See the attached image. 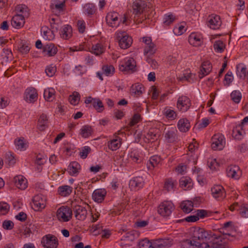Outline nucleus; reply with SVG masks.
I'll list each match as a JSON object with an SVG mask.
<instances>
[{
  "label": "nucleus",
  "instance_id": "f257e3e1",
  "mask_svg": "<svg viewBox=\"0 0 248 248\" xmlns=\"http://www.w3.org/2000/svg\"><path fill=\"white\" fill-rule=\"evenodd\" d=\"M232 222L231 221L224 223L223 226L219 229V232L217 233H211V235H217L221 242L227 245L231 242L232 238Z\"/></svg>",
  "mask_w": 248,
  "mask_h": 248
},
{
  "label": "nucleus",
  "instance_id": "f03ea898",
  "mask_svg": "<svg viewBox=\"0 0 248 248\" xmlns=\"http://www.w3.org/2000/svg\"><path fill=\"white\" fill-rule=\"evenodd\" d=\"M211 232L209 234L203 229L199 227L192 228L190 231L191 239L194 243H198V248L204 243L208 241L211 237Z\"/></svg>",
  "mask_w": 248,
  "mask_h": 248
},
{
  "label": "nucleus",
  "instance_id": "7ed1b4c3",
  "mask_svg": "<svg viewBox=\"0 0 248 248\" xmlns=\"http://www.w3.org/2000/svg\"><path fill=\"white\" fill-rule=\"evenodd\" d=\"M120 15L117 12H113L108 13L106 17L107 24L111 27H117L121 22L123 24H126L127 18L124 15L121 18Z\"/></svg>",
  "mask_w": 248,
  "mask_h": 248
},
{
  "label": "nucleus",
  "instance_id": "20e7f679",
  "mask_svg": "<svg viewBox=\"0 0 248 248\" xmlns=\"http://www.w3.org/2000/svg\"><path fill=\"white\" fill-rule=\"evenodd\" d=\"M136 63L133 58H126L122 61L119 65L121 71L133 73L136 71Z\"/></svg>",
  "mask_w": 248,
  "mask_h": 248
},
{
  "label": "nucleus",
  "instance_id": "39448f33",
  "mask_svg": "<svg viewBox=\"0 0 248 248\" xmlns=\"http://www.w3.org/2000/svg\"><path fill=\"white\" fill-rule=\"evenodd\" d=\"M72 216V211L68 206H62L58 208L56 212V217L61 222H67Z\"/></svg>",
  "mask_w": 248,
  "mask_h": 248
},
{
  "label": "nucleus",
  "instance_id": "423d86ee",
  "mask_svg": "<svg viewBox=\"0 0 248 248\" xmlns=\"http://www.w3.org/2000/svg\"><path fill=\"white\" fill-rule=\"evenodd\" d=\"M174 209V205L170 201H164L161 202L158 207L157 212L163 217H168L170 215Z\"/></svg>",
  "mask_w": 248,
  "mask_h": 248
},
{
  "label": "nucleus",
  "instance_id": "0eeeda50",
  "mask_svg": "<svg viewBox=\"0 0 248 248\" xmlns=\"http://www.w3.org/2000/svg\"><path fill=\"white\" fill-rule=\"evenodd\" d=\"M217 236L211 235L210 239L203 243L199 248H225L226 245L222 242H221Z\"/></svg>",
  "mask_w": 248,
  "mask_h": 248
},
{
  "label": "nucleus",
  "instance_id": "6e6552de",
  "mask_svg": "<svg viewBox=\"0 0 248 248\" xmlns=\"http://www.w3.org/2000/svg\"><path fill=\"white\" fill-rule=\"evenodd\" d=\"M116 36L121 48L126 49L131 46L132 43V38L124 32L119 31L117 32Z\"/></svg>",
  "mask_w": 248,
  "mask_h": 248
},
{
  "label": "nucleus",
  "instance_id": "1a4fd4ad",
  "mask_svg": "<svg viewBox=\"0 0 248 248\" xmlns=\"http://www.w3.org/2000/svg\"><path fill=\"white\" fill-rule=\"evenodd\" d=\"M224 136L220 134H215L212 138L211 148L214 150H221L224 147Z\"/></svg>",
  "mask_w": 248,
  "mask_h": 248
},
{
  "label": "nucleus",
  "instance_id": "9d476101",
  "mask_svg": "<svg viewBox=\"0 0 248 248\" xmlns=\"http://www.w3.org/2000/svg\"><path fill=\"white\" fill-rule=\"evenodd\" d=\"M42 243L45 248H56L58 245V241L55 236L47 234L43 237Z\"/></svg>",
  "mask_w": 248,
  "mask_h": 248
},
{
  "label": "nucleus",
  "instance_id": "9b49d317",
  "mask_svg": "<svg viewBox=\"0 0 248 248\" xmlns=\"http://www.w3.org/2000/svg\"><path fill=\"white\" fill-rule=\"evenodd\" d=\"M207 26L211 29L217 30L221 25V21L219 16L215 14L209 15L206 19Z\"/></svg>",
  "mask_w": 248,
  "mask_h": 248
},
{
  "label": "nucleus",
  "instance_id": "f8f14e48",
  "mask_svg": "<svg viewBox=\"0 0 248 248\" xmlns=\"http://www.w3.org/2000/svg\"><path fill=\"white\" fill-rule=\"evenodd\" d=\"M191 101L186 96H180L177 102V108L180 111L186 112L191 106Z\"/></svg>",
  "mask_w": 248,
  "mask_h": 248
},
{
  "label": "nucleus",
  "instance_id": "ddd939ff",
  "mask_svg": "<svg viewBox=\"0 0 248 248\" xmlns=\"http://www.w3.org/2000/svg\"><path fill=\"white\" fill-rule=\"evenodd\" d=\"M46 198L42 195H37L33 198L32 208L35 211H39L46 206Z\"/></svg>",
  "mask_w": 248,
  "mask_h": 248
},
{
  "label": "nucleus",
  "instance_id": "4468645a",
  "mask_svg": "<svg viewBox=\"0 0 248 248\" xmlns=\"http://www.w3.org/2000/svg\"><path fill=\"white\" fill-rule=\"evenodd\" d=\"M24 99L30 103H33L38 98V93L36 90L32 87L27 89L24 93Z\"/></svg>",
  "mask_w": 248,
  "mask_h": 248
},
{
  "label": "nucleus",
  "instance_id": "2eb2a0df",
  "mask_svg": "<svg viewBox=\"0 0 248 248\" xmlns=\"http://www.w3.org/2000/svg\"><path fill=\"white\" fill-rule=\"evenodd\" d=\"M177 131L175 128H169L164 130L165 140L170 143H173L177 140Z\"/></svg>",
  "mask_w": 248,
  "mask_h": 248
},
{
  "label": "nucleus",
  "instance_id": "dca6fc26",
  "mask_svg": "<svg viewBox=\"0 0 248 248\" xmlns=\"http://www.w3.org/2000/svg\"><path fill=\"white\" fill-rule=\"evenodd\" d=\"M146 2L142 0H136L132 5L133 12L135 15L141 14L146 7Z\"/></svg>",
  "mask_w": 248,
  "mask_h": 248
},
{
  "label": "nucleus",
  "instance_id": "f3484780",
  "mask_svg": "<svg viewBox=\"0 0 248 248\" xmlns=\"http://www.w3.org/2000/svg\"><path fill=\"white\" fill-rule=\"evenodd\" d=\"M59 34L62 38L68 40L73 35L72 28L69 25H65L62 27L60 30Z\"/></svg>",
  "mask_w": 248,
  "mask_h": 248
},
{
  "label": "nucleus",
  "instance_id": "a211bd4d",
  "mask_svg": "<svg viewBox=\"0 0 248 248\" xmlns=\"http://www.w3.org/2000/svg\"><path fill=\"white\" fill-rule=\"evenodd\" d=\"M144 91V87L143 85L139 83H136L131 86L130 93L131 95L138 97L143 93Z\"/></svg>",
  "mask_w": 248,
  "mask_h": 248
},
{
  "label": "nucleus",
  "instance_id": "6ab92c4d",
  "mask_svg": "<svg viewBox=\"0 0 248 248\" xmlns=\"http://www.w3.org/2000/svg\"><path fill=\"white\" fill-rule=\"evenodd\" d=\"M213 197L220 200L225 197V191L223 187L220 185H216L211 189Z\"/></svg>",
  "mask_w": 248,
  "mask_h": 248
},
{
  "label": "nucleus",
  "instance_id": "aec40b11",
  "mask_svg": "<svg viewBox=\"0 0 248 248\" xmlns=\"http://www.w3.org/2000/svg\"><path fill=\"white\" fill-rule=\"evenodd\" d=\"M74 213L77 219L83 220L86 217L87 211L85 207L81 205H77L75 207Z\"/></svg>",
  "mask_w": 248,
  "mask_h": 248
},
{
  "label": "nucleus",
  "instance_id": "412c9836",
  "mask_svg": "<svg viewBox=\"0 0 248 248\" xmlns=\"http://www.w3.org/2000/svg\"><path fill=\"white\" fill-rule=\"evenodd\" d=\"M172 244V241L170 239H159L153 241L155 248H165L169 247Z\"/></svg>",
  "mask_w": 248,
  "mask_h": 248
},
{
  "label": "nucleus",
  "instance_id": "4be33fe9",
  "mask_svg": "<svg viewBox=\"0 0 248 248\" xmlns=\"http://www.w3.org/2000/svg\"><path fill=\"white\" fill-rule=\"evenodd\" d=\"M144 185L143 178L141 177H136L129 182V186L133 190H138L142 187Z\"/></svg>",
  "mask_w": 248,
  "mask_h": 248
},
{
  "label": "nucleus",
  "instance_id": "5701e85b",
  "mask_svg": "<svg viewBox=\"0 0 248 248\" xmlns=\"http://www.w3.org/2000/svg\"><path fill=\"white\" fill-rule=\"evenodd\" d=\"M14 182L16 186L19 189L24 190L27 187V181L22 175L15 176Z\"/></svg>",
  "mask_w": 248,
  "mask_h": 248
},
{
  "label": "nucleus",
  "instance_id": "b1692460",
  "mask_svg": "<svg viewBox=\"0 0 248 248\" xmlns=\"http://www.w3.org/2000/svg\"><path fill=\"white\" fill-rule=\"evenodd\" d=\"M43 49L44 55L48 57L54 56L58 51L57 47L52 43L46 45Z\"/></svg>",
  "mask_w": 248,
  "mask_h": 248
},
{
  "label": "nucleus",
  "instance_id": "393cba45",
  "mask_svg": "<svg viewBox=\"0 0 248 248\" xmlns=\"http://www.w3.org/2000/svg\"><path fill=\"white\" fill-rule=\"evenodd\" d=\"M107 192L105 189H97L92 194L93 199L96 202H101L104 199Z\"/></svg>",
  "mask_w": 248,
  "mask_h": 248
},
{
  "label": "nucleus",
  "instance_id": "a878e982",
  "mask_svg": "<svg viewBox=\"0 0 248 248\" xmlns=\"http://www.w3.org/2000/svg\"><path fill=\"white\" fill-rule=\"evenodd\" d=\"M25 22V18L19 15H16L12 19L11 25L15 28L20 29L24 26Z\"/></svg>",
  "mask_w": 248,
  "mask_h": 248
},
{
  "label": "nucleus",
  "instance_id": "bb28decb",
  "mask_svg": "<svg viewBox=\"0 0 248 248\" xmlns=\"http://www.w3.org/2000/svg\"><path fill=\"white\" fill-rule=\"evenodd\" d=\"M188 42L194 46H199L202 45V40L200 35L192 33L189 36Z\"/></svg>",
  "mask_w": 248,
  "mask_h": 248
},
{
  "label": "nucleus",
  "instance_id": "cd10ccee",
  "mask_svg": "<svg viewBox=\"0 0 248 248\" xmlns=\"http://www.w3.org/2000/svg\"><path fill=\"white\" fill-rule=\"evenodd\" d=\"M161 158L157 155L152 156L147 162V167L148 170H152L161 162Z\"/></svg>",
  "mask_w": 248,
  "mask_h": 248
},
{
  "label": "nucleus",
  "instance_id": "c85d7f7f",
  "mask_svg": "<svg viewBox=\"0 0 248 248\" xmlns=\"http://www.w3.org/2000/svg\"><path fill=\"white\" fill-rule=\"evenodd\" d=\"M177 127L180 131L186 132L189 129L190 125L188 120L182 118L178 121Z\"/></svg>",
  "mask_w": 248,
  "mask_h": 248
},
{
  "label": "nucleus",
  "instance_id": "c756f323",
  "mask_svg": "<svg viewBox=\"0 0 248 248\" xmlns=\"http://www.w3.org/2000/svg\"><path fill=\"white\" fill-rule=\"evenodd\" d=\"M121 140L120 137L116 136L115 139L108 141V148L112 151L117 150L121 145Z\"/></svg>",
  "mask_w": 248,
  "mask_h": 248
},
{
  "label": "nucleus",
  "instance_id": "7c9ffc66",
  "mask_svg": "<svg viewBox=\"0 0 248 248\" xmlns=\"http://www.w3.org/2000/svg\"><path fill=\"white\" fill-rule=\"evenodd\" d=\"M15 144L16 148L20 151L25 150L28 146V143L24 138L16 139Z\"/></svg>",
  "mask_w": 248,
  "mask_h": 248
},
{
  "label": "nucleus",
  "instance_id": "2f4dec72",
  "mask_svg": "<svg viewBox=\"0 0 248 248\" xmlns=\"http://www.w3.org/2000/svg\"><path fill=\"white\" fill-rule=\"evenodd\" d=\"M16 10L17 12L16 15H19L24 18H27L30 15L29 10L25 5H19L17 6Z\"/></svg>",
  "mask_w": 248,
  "mask_h": 248
},
{
  "label": "nucleus",
  "instance_id": "473e14b6",
  "mask_svg": "<svg viewBox=\"0 0 248 248\" xmlns=\"http://www.w3.org/2000/svg\"><path fill=\"white\" fill-rule=\"evenodd\" d=\"M211 70L212 65L210 62L208 61L204 62L202 64L201 74L200 75V78H202L205 75H208Z\"/></svg>",
  "mask_w": 248,
  "mask_h": 248
},
{
  "label": "nucleus",
  "instance_id": "72a5a7b5",
  "mask_svg": "<svg viewBox=\"0 0 248 248\" xmlns=\"http://www.w3.org/2000/svg\"><path fill=\"white\" fill-rule=\"evenodd\" d=\"M48 119L46 115L42 114L38 120V128L40 131L44 130L47 126Z\"/></svg>",
  "mask_w": 248,
  "mask_h": 248
},
{
  "label": "nucleus",
  "instance_id": "f704fd0d",
  "mask_svg": "<svg viewBox=\"0 0 248 248\" xmlns=\"http://www.w3.org/2000/svg\"><path fill=\"white\" fill-rule=\"evenodd\" d=\"M93 129L89 125L83 126L80 130V134L83 138H87L92 135Z\"/></svg>",
  "mask_w": 248,
  "mask_h": 248
},
{
  "label": "nucleus",
  "instance_id": "c9c22d12",
  "mask_svg": "<svg viewBox=\"0 0 248 248\" xmlns=\"http://www.w3.org/2000/svg\"><path fill=\"white\" fill-rule=\"evenodd\" d=\"M198 243H194L192 239L191 240L186 239L180 243V246L181 248H199Z\"/></svg>",
  "mask_w": 248,
  "mask_h": 248
},
{
  "label": "nucleus",
  "instance_id": "e433bc0d",
  "mask_svg": "<svg viewBox=\"0 0 248 248\" xmlns=\"http://www.w3.org/2000/svg\"><path fill=\"white\" fill-rule=\"evenodd\" d=\"M180 207L184 212L189 213L193 210V203L191 201H184L181 203Z\"/></svg>",
  "mask_w": 248,
  "mask_h": 248
},
{
  "label": "nucleus",
  "instance_id": "4c0bfd02",
  "mask_svg": "<svg viewBox=\"0 0 248 248\" xmlns=\"http://www.w3.org/2000/svg\"><path fill=\"white\" fill-rule=\"evenodd\" d=\"M51 28L52 29V32L58 31L60 28L61 29L62 22L59 18H52L50 20Z\"/></svg>",
  "mask_w": 248,
  "mask_h": 248
},
{
  "label": "nucleus",
  "instance_id": "58836bf2",
  "mask_svg": "<svg viewBox=\"0 0 248 248\" xmlns=\"http://www.w3.org/2000/svg\"><path fill=\"white\" fill-rule=\"evenodd\" d=\"M105 50V48L101 43H97L92 46V50L90 51L92 53L96 56L102 54Z\"/></svg>",
  "mask_w": 248,
  "mask_h": 248
},
{
  "label": "nucleus",
  "instance_id": "ea45409f",
  "mask_svg": "<svg viewBox=\"0 0 248 248\" xmlns=\"http://www.w3.org/2000/svg\"><path fill=\"white\" fill-rule=\"evenodd\" d=\"M55 90L52 88H49L45 90L44 96L46 100L51 101L55 98Z\"/></svg>",
  "mask_w": 248,
  "mask_h": 248
},
{
  "label": "nucleus",
  "instance_id": "a19ab883",
  "mask_svg": "<svg viewBox=\"0 0 248 248\" xmlns=\"http://www.w3.org/2000/svg\"><path fill=\"white\" fill-rule=\"evenodd\" d=\"M156 50L155 45L153 43L151 45L144 46V55L150 57L154 55Z\"/></svg>",
  "mask_w": 248,
  "mask_h": 248
},
{
  "label": "nucleus",
  "instance_id": "79ce46f5",
  "mask_svg": "<svg viewBox=\"0 0 248 248\" xmlns=\"http://www.w3.org/2000/svg\"><path fill=\"white\" fill-rule=\"evenodd\" d=\"M80 169V165L77 162H73L68 166V171L70 175L76 174Z\"/></svg>",
  "mask_w": 248,
  "mask_h": 248
},
{
  "label": "nucleus",
  "instance_id": "37998d69",
  "mask_svg": "<svg viewBox=\"0 0 248 248\" xmlns=\"http://www.w3.org/2000/svg\"><path fill=\"white\" fill-rule=\"evenodd\" d=\"M95 10V6L93 3H87L83 7L84 13L89 16L93 15Z\"/></svg>",
  "mask_w": 248,
  "mask_h": 248
},
{
  "label": "nucleus",
  "instance_id": "c03bdc74",
  "mask_svg": "<svg viewBox=\"0 0 248 248\" xmlns=\"http://www.w3.org/2000/svg\"><path fill=\"white\" fill-rule=\"evenodd\" d=\"M80 94L78 92H74L72 94L69 96V101L71 104L73 105H77L78 104L80 100Z\"/></svg>",
  "mask_w": 248,
  "mask_h": 248
},
{
  "label": "nucleus",
  "instance_id": "a18cd8bd",
  "mask_svg": "<svg viewBox=\"0 0 248 248\" xmlns=\"http://www.w3.org/2000/svg\"><path fill=\"white\" fill-rule=\"evenodd\" d=\"M176 182L172 179H168L165 182L164 188L167 191H170L173 189L176 185Z\"/></svg>",
  "mask_w": 248,
  "mask_h": 248
},
{
  "label": "nucleus",
  "instance_id": "49530a36",
  "mask_svg": "<svg viewBox=\"0 0 248 248\" xmlns=\"http://www.w3.org/2000/svg\"><path fill=\"white\" fill-rule=\"evenodd\" d=\"M180 186L184 188H188L191 186V179L188 177H183L180 180Z\"/></svg>",
  "mask_w": 248,
  "mask_h": 248
},
{
  "label": "nucleus",
  "instance_id": "de8ad7c7",
  "mask_svg": "<svg viewBox=\"0 0 248 248\" xmlns=\"http://www.w3.org/2000/svg\"><path fill=\"white\" fill-rule=\"evenodd\" d=\"M72 189V187L70 186H64L59 188V192L61 196L65 197L71 194Z\"/></svg>",
  "mask_w": 248,
  "mask_h": 248
},
{
  "label": "nucleus",
  "instance_id": "09e8293b",
  "mask_svg": "<svg viewBox=\"0 0 248 248\" xmlns=\"http://www.w3.org/2000/svg\"><path fill=\"white\" fill-rule=\"evenodd\" d=\"M236 74L240 78L245 77L246 74V68L243 64H239L236 66Z\"/></svg>",
  "mask_w": 248,
  "mask_h": 248
},
{
  "label": "nucleus",
  "instance_id": "8fccbe9b",
  "mask_svg": "<svg viewBox=\"0 0 248 248\" xmlns=\"http://www.w3.org/2000/svg\"><path fill=\"white\" fill-rule=\"evenodd\" d=\"M214 48L216 52L221 53L225 48V45L221 41H217L214 44Z\"/></svg>",
  "mask_w": 248,
  "mask_h": 248
},
{
  "label": "nucleus",
  "instance_id": "3c124183",
  "mask_svg": "<svg viewBox=\"0 0 248 248\" xmlns=\"http://www.w3.org/2000/svg\"><path fill=\"white\" fill-rule=\"evenodd\" d=\"M165 113L166 117L171 120L176 119L177 114L176 112L170 108H167L165 109Z\"/></svg>",
  "mask_w": 248,
  "mask_h": 248
},
{
  "label": "nucleus",
  "instance_id": "603ef678",
  "mask_svg": "<svg viewBox=\"0 0 248 248\" xmlns=\"http://www.w3.org/2000/svg\"><path fill=\"white\" fill-rule=\"evenodd\" d=\"M175 20V16L172 14H167L164 16L163 24L165 26H169Z\"/></svg>",
  "mask_w": 248,
  "mask_h": 248
},
{
  "label": "nucleus",
  "instance_id": "864d4df0",
  "mask_svg": "<svg viewBox=\"0 0 248 248\" xmlns=\"http://www.w3.org/2000/svg\"><path fill=\"white\" fill-rule=\"evenodd\" d=\"M140 248H155L153 245V241L150 242L147 239H144L139 243Z\"/></svg>",
  "mask_w": 248,
  "mask_h": 248
},
{
  "label": "nucleus",
  "instance_id": "5fc2aeb1",
  "mask_svg": "<svg viewBox=\"0 0 248 248\" xmlns=\"http://www.w3.org/2000/svg\"><path fill=\"white\" fill-rule=\"evenodd\" d=\"M102 70L104 73L107 76L112 75L115 71L114 67L111 65L104 66Z\"/></svg>",
  "mask_w": 248,
  "mask_h": 248
},
{
  "label": "nucleus",
  "instance_id": "6e6d98bb",
  "mask_svg": "<svg viewBox=\"0 0 248 248\" xmlns=\"http://www.w3.org/2000/svg\"><path fill=\"white\" fill-rule=\"evenodd\" d=\"M93 106L98 112H102L104 109V106L102 101L98 98L95 99Z\"/></svg>",
  "mask_w": 248,
  "mask_h": 248
},
{
  "label": "nucleus",
  "instance_id": "4d7b16f0",
  "mask_svg": "<svg viewBox=\"0 0 248 248\" xmlns=\"http://www.w3.org/2000/svg\"><path fill=\"white\" fill-rule=\"evenodd\" d=\"M129 157L135 163H140L142 161L141 157L136 152H131L129 154Z\"/></svg>",
  "mask_w": 248,
  "mask_h": 248
},
{
  "label": "nucleus",
  "instance_id": "13d9d810",
  "mask_svg": "<svg viewBox=\"0 0 248 248\" xmlns=\"http://www.w3.org/2000/svg\"><path fill=\"white\" fill-rule=\"evenodd\" d=\"M242 175V171L239 166L233 165V179L238 180Z\"/></svg>",
  "mask_w": 248,
  "mask_h": 248
},
{
  "label": "nucleus",
  "instance_id": "bf43d9fd",
  "mask_svg": "<svg viewBox=\"0 0 248 248\" xmlns=\"http://www.w3.org/2000/svg\"><path fill=\"white\" fill-rule=\"evenodd\" d=\"M186 30V29L184 25L179 24L174 28L173 31L176 35H180L182 34Z\"/></svg>",
  "mask_w": 248,
  "mask_h": 248
},
{
  "label": "nucleus",
  "instance_id": "052dcab7",
  "mask_svg": "<svg viewBox=\"0 0 248 248\" xmlns=\"http://www.w3.org/2000/svg\"><path fill=\"white\" fill-rule=\"evenodd\" d=\"M136 236V232L134 231H131L126 232L125 235H124L123 238L122 240H126L128 241H133Z\"/></svg>",
  "mask_w": 248,
  "mask_h": 248
},
{
  "label": "nucleus",
  "instance_id": "680f3d73",
  "mask_svg": "<svg viewBox=\"0 0 248 248\" xmlns=\"http://www.w3.org/2000/svg\"><path fill=\"white\" fill-rule=\"evenodd\" d=\"M193 76H194L191 73L188 71H186L182 77H179L180 80H186L188 82L193 81Z\"/></svg>",
  "mask_w": 248,
  "mask_h": 248
},
{
  "label": "nucleus",
  "instance_id": "e2e57ef3",
  "mask_svg": "<svg viewBox=\"0 0 248 248\" xmlns=\"http://www.w3.org/2000/svg\"><path fill=\"white\" fill-rule=\"evenodd\" d=\"M10 206L6 202H0V214L6 215L9 211Z\"/></svg>",
  "mask_w": 248,
  "mask_h": 248
},
{
  "label": "nucleus",
  "instance_id": "0e129e2a",
  "mask_svg": "<svg viewBox=\"0 0 248 248\" xmlns=\"http://www.w3.org/2000/svg\"><path fill=\"white\" fill-rule=\"evenodd\" d=\"M64 1L61 2H58L55 1L54 3L51 5V8L52 9H56L59 11L62 10L63 7L64 6Z\"/></svg>",
  "mask_w": 248,
  "mask_h": 248
},
{
  "label": "nucleus",
  "instance_id": "69168bd1",
  "mask_svg": "<svg viewBox=\"0 0 248 248\" xmlns=\"http://www.w3.org/2000/svg\"><path fill=\"white\" fill-rule=\"evenodd\" d=\"M46 74L50 77H52L56 72V67L55 66L51 64L47 66L46 69Z\"/></svg>",
  "mask_w": 248,
  "mask_h": 248
},
{
  "label": "nucleus",
  "instance_id": "338daca9",
  "mask_svg": "<svg viewBox=\"0 0 248 248\" xmlns=\"http://www.w3.org/2000/svg\"><path fill=\"white\" fill-rule=\"evenodd\" d=\"M140 120V115L139 113L135 114L129 123L130 126H133L139 123Z\"/></svg>",
  "mask_w": 248,
  "mask_h": 248
},
{
  "label": "nucleus",
  "instance_id": "774afa93",
  "mask_svg": "<svg viewBox=\"0 0 248 248\" xmlns=\"http://www.w3.org/2000/svg\"><path fill=\"white\" fill-rule=\"evenodd\" d=\"M91 148L89 146L84 147L80 152L79 155L82 158L87 157L88 154L91 152Z\"/></svg>",
  "mask_w": 248,
  "mask_h": 248
}]
</instances>
